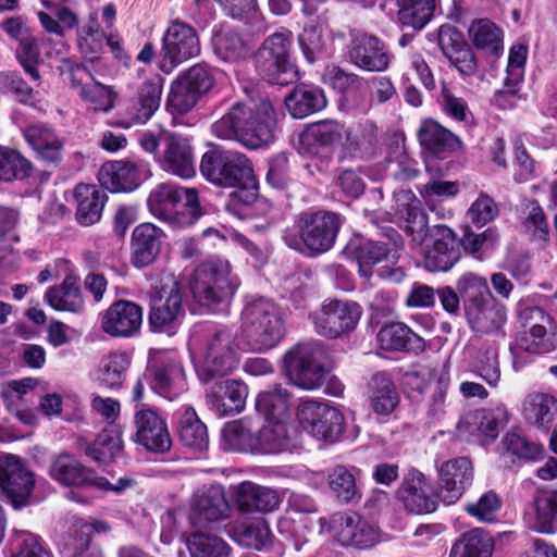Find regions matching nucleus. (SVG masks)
<instances>
[{"instance_id": "nucleus-8", "label": "nucleus", "mask_w": 557, "mask_h": 557, "mask_svg": "<svg viewBox=\"0 0 557 557\" xmlns=\"http://www.w3.org/2000/svg\"><path fill=\"white\" fill-rule=\"evenodd\" d=\"M362 308L352 300L327 298L309 314L314 332L336 339L354 332L361 319Z\"/></svg>"}, {"instance_id": "nucleus-32", "label": "nucleus", "mask_w": 557, "mask_h": 557, "mask_svg": "<svg viewBox=\"0 0 557 557\" xmlns=\"http://www.w3.org/2000/svg\"><path fill=\"white\" fill-rule=\"evenodd\" d=\"M230 507L220 485L203 486L190 500V522L203 520L214 522L227 517Z\"/></svg>"}, {"instance_id": "nucleus-64", "label": "nucleus", "mask_w": 557, "mask_h": 557, "mask_svg": "<svg viewBox=\"0 0 557 557\" xmlns=\"http://www.w3.org/2000/svg\"><path fill=\"white\" fill-rule=\"evenodd\" d=\"M193 88H190L180 76L172 83L168 96L166 107L173 113L184 114L189 112L200 99Z\"/></svg>"}, {"instance_id": "nucleus-20", "label": "nucleus", "mask_w": 557, "mask_h": 557, "mask_svg": "<svg viewBox=\"0 0 557 557\" xmlns=\"http://www.w3.org/2000/svg\"><path fill=\"white\" fill-rule=\"evenodd\" d=\"M135 441L149 451L163 454L172 446L165 420L152 408L137 406L134 414Z\"/></svg>"}, {"instance_id": "nucleus-62", "label": "nucleus", "mask_w": 557, "mask_h": 557, "mask_svg": "<svg viewBox=\"0 0 557 557\" xmlns=\"http://www.w3.org/2000/svg\"><path fill=\"white\" fill-rule=\"evenodd\" d=\"M232 537L239 545L261 549L271 543L269 524H233Z\"/></svg>"}, {"instance_id": "nucleus-29", "label": "nucleus", "mask_w": 557, "mask_h": 557, "mask_svg": "<svg viewBox=\"0 0 557 557\" xmlns=\"http://www.w3.org/2000/svg\"><path fill=\"white\" fill-rule=\"evenodd\" d=\"M466 315L474 332L492 334L493 338L504 339L503 326L507 320L506 308L496 300L490 298L476 305H468Z\"/></svg>"}, {"instance_id": "nucleus-40", "label": "nucleus", "mask_w": 557, "mask_h": 557, "mask_svg": "<svg viewBox=\"0 0 557 557\" xmlns=\"http://www.w3.org/2000/svg\"><path fill=\"white\" fill-rule=\"evenodd\" d=\"M258 425L250 419L225 423L222 446L225 450L256 454Z\"/></svg>"}, {"instance_id": "nucleus-22", "label": "nucleus", "mask_w": 557, "mask_h": 557, "mask_svg": "<svg viewBox=\"0 0 557 557\" xmlns=\"http://www.w3.org/2000/svg\"><path fill=\"white\" fill-rule=\"evenodd\" d=\"M460 258L455 232L446 225H436L431 231V245L423 253V265L429 272H446Z\"/></svg>"}, {"instance_id": "nucleus-4", "label": "nucleus", "mask_w": 557, "mask_h": 557, "mask_svg": "<svg viewBox=\"0 0 557 557\" xmlns=\"http://www.w3.org/2000/svg\"><path fill=\"white\" fill-rule=\"evenodd\" d=\"M240 285L238 276L233 273L226 259L213 257L200 263L190 280L194 299L209 310L226 305Z\"/></svg>"}, {"instance_id": "nucleus-10", "label": "nucleus", "mask_w": 557, "mask_h": 557, "mask_svg": "<svg viewBox=\"0 0 557 557\" xmlns=\"http://www.w3.org/2000/svg\"><path fill=\"white\" fill-rule=\"evenodd\" d=\"M290 46L292 33L281 29L270 35L258 52V66L273 84L287 85L298 79V71L289 53Z\"/></svg>"}, {"instance_id": "nucleus-21", "label": "nucleus", "mask_w": 557, "mask_h": 557, "mask_svg": "<svg viewBox=\"0 0 557 557\" xmlns=\"http://www.w3.org/2000/svg\"><path fill=\"white\" fill-rule=\"evenodd\" d=\"M438 496L446 505L457 503L473 482V466L468 457H456L437 466Z\"/></svg>"}, {"instance_id": "nucleus-49", "label": "nucleus", "mask_w": 557, "mask_h": 557, "mask_svg": "<svg viewBox=\"0 0 557 557\" xmlns=\"http://www.w3.org/2000/svg\"><path fill=\"white\" fill-rule=\"evenodd\" d=\"M24 138L28 145L48 161H57L61 158L63 143L52 128L35 124L24 131Z\"/></svg>"}, {"instance_id": "nucleus-43", "label": "nucleus", "mask_w": 557, "mask_h": 557, "mask_svg": "<svg viewBox=\"0 0 557 557\" xmlns=\"http://www.w3.org/2000/svg\"><path fill=\"white\" fill-rule=\"evenodd\" d=\"M523 413L528 422L547 433L557 419V399L548 394H530L523 405Z\"/></svg>"}, {"instance_id": "nucleus-47", "label": "nucleus", "mask_w": 557, "mask_h": 557, "mask_svg": "<svg viewBox=\"0 0 557 557\" xmlns=\"http://www.w3.org/2000/svg\"><path fill=\"white\" fill-rule=\"evenodd\" d=\"M175 419L178 425L180 438L185 446L197 450H202L208 446L207 428L193 407H181L175 412Z\"/></svg>"}, {"instance_id": "nucleus-52", "label": "nucleus", "mask_w": 557, "mask_h": 557, "mask_svg": "<svg viewBox=\"0 0 557 557\" xmlns=\"http://www.w3.org/2000/svg\"><path fill=\"white\" fill-rule=\"evenodd\" d=\"M419 140L425 149L434 153L451 150L459 145L458 138L450 131L433 120L422 123Z\"/></svg>"}, {"instance_id": "nucleus-41", "label": "nucleus", "mask_w": 557, "mask_h": 557, "mask_svg": "<svg viewBox=\"0 0 557 557\" xmlns=\"http://www.w3.org/2000/svg\"><path fill=\"white\" fill-rule=\"evenodd\" d=\"M377 144V128L372 121L366 120L346 127L344 153L350 157H369Z\"/></svg>"}, {"instance_id": "nucleus-56", "label": "nucleus", "mask_w": 557, "mask_h": 557, "mask_svg": "<svg viewBox=\"0 0 557 557\" xmlns=\"http://www.w3.org/2000/svg\"><path fill=\"white\" fill-rule=\"evenodd\" d=\"M430 180L419 188L421 198L425 206H433L434 201H446L459 194V183L456 181L443 180L437 171L426 168Z\"/></svg>"}, {"instance_id": "nucleus-15", "label": "nucleus", "mask_w": 557, "mask_h": 557, "mask_svg": "<svg viewBox=\"0 0 557 557\" xmlns=\"http://www.w3.org/2000/svg\"><path fill=\"white\" fill-rule=\"evenodd\" d=\"M199 53L200 41L196 30L180 20L171 21L162 36L160 70L170 74L180 64Z\"/></svg>"}, {"instance_id": "nucleus-3", "label": "nucleus", "mask_w": 557, "mask_h": 557, "mask_svg": "<svg viewBox=\"0 0 557 557\" xmlns=\"http://www.w3.org/2000/svg\"><path fill=\"white\" fill-rule=\"evenodd\" d=\"M522 331L510 346L512 367L523 369L535 357L546 355L556 348L557 323L544 309L536 306L524 307L519 311Z\"/></svg>"}, {"instance_id": "nucleus-37", "label": "nucleus", "mask_w": 557, "mask_h": 557, "mask_svg": "<svg viewBox=\"0 0 557 557\" xmlns=\"http://www.w3.org/2000/svg\"><path fill=\"white\" fill-rule=\"evenodd\" d=\"M376 339L380 348L386 351H419L424 347L423 339L401 322L381 327Z\"/></svg>"}, {"instance_id": "nucleus-42", "label": "nucleus", "mask_w": 557, "mask_h": 557, "mask_svg": "<svg viewBox=\"0 0 557 557\" xmlns=\"http://www.w3.org/2000/svg\"><path fill=\"white\" fill-rule=\"evenodd\" d=\"M162 95V81L159 76L145 82L128 108V114L134 123H146L159 109Z\"/></svg>"}, {"instance_id": "nucleus-12", "label": "nucleus", "mask_w": 557, "mask_h": 557, "mask_svg": "<svg viewBox=\"0 0 557 557\" xmlns=\"http://www.w3.org/2000/svg\"><path fill=\"white\" fill-rule=\"evenodd\" d=\"M49 476L63 486L92 485L100 490L122 493L133 485V480L121 478L116 484L106 478L98 476L91 469L85 467L78 458L69 453H61L51 459Z\"/></svg>"}, {"instance_id": "nucleus-28", "label": "nucleus", "mask_w": 557, "mask_h": 557, "mask_svg": "<svg viewBox=\"0 0 557 557\" xmlns=\"http://www.w3.org/2000/svg\"><path fill=\"white\" fill-rule=\"evenodd\" d=\"M498 341L476 336L471 338L467 346V352L472 361V371L491 387H496L500 380Z\"/></svg>"}, {"instance_id": "nucleus-7", "label": "nucleus", "mask_w": 557, "mask_h": 557, "mask_svg": "<svg viewBox=\"0 0 557 557\" xmlns=\"http://www.w3.org/2000/svg\"><path fill=\"white\" fill-rule=\"evenodd\" d=\"M184 315L181 286L174 275L163 273L159 283L151 285L149 293V325L153 332L173 335Z\"/></svg>"}, {"instance_id": "nucleus-50", "label": "nucleus", "mask_w": 557, "mask_h": 557, "mask_svg": "<svg viewBox=\"0 0 557 557\" xmlns=\"http://www.w3.org/2000/svg\"><path fill=\"white\" fill-rule=\"evenodd\" d=\"M256 409L265 421H285L290 416V398L286 389L275 386L261 392L256 398Z\"/></svg>"}, {"instance_id": "nucleus-16", "label": "nucleus", "mask_w": 557, "mask_h": 557, "mask_svg": "<svg viewBox=\"0 0 557 557\" xmlns=\"http://www.w3.org/2000/svg\"><path fill=\"white\" fill-rule=\"evenodd\" d=\"M297 419L302 431L320 441L334 442L344 430L343 413L322 401L302 400L297 408Z\"/></svg>"}, {"instance_id": "nucleus-23", "label": "nucleus", "mask_w": 557, "mask_h": 557, "mask_svg": "<svg viewBox=\"0 0 557 557\" xmlns=\"http://www.w3.org/2000/svg\"><path fill=\"white\" fill-rule=\"evenodd\" d=\"M141 324L143 308L129 300L113 302L100 317L101 330L112 337H133Z\"/></svg>"}, {"instance_id": "nucleus-18", "label": "nucleus", "mask_w": 557, "mask_h": 557, "mask_svg": "<svg viewBox=\"0 0 557 557\" xmlns=\"http://www.w3.org/2000/svg\"><path fill=\"white\" fill-rule=\"evenodd\" d=\"M161 145L162 152L156 157V161L163 171L182 178L195 176V152L189 137L168 134Z\"/></svg>"}, {"instance_id": "nucleus-45", "label": "nucleus", "mask_w": 557, "mask_h": 557, "mask_svg": "<svg viewBox=\"0 0 557 557\" xmlns=\"http://www.w3.org/2000/svg\"><path fill=\"white\" fill-rule=\"evenodd\" d=\"M129 364L131 356L127 352L111 351L100 359L94 379L108 388H119L126 379Z\"/></svg>"}, {"instance_id": "nucleus-24", "label": "nucleus", "mask_w": 557, "mask_h": 557, "mask_svg": "<svg viewBox=\"0 0 557 557\" xmlns=\"http://www.w3.org/2000/svg\"><path fill=\"white\" fill-rule=\"evenodd\" d=\"M152 391L169 400L187 391L186 374L173 355H163L152 363Z\"/></svg>"}, {"instance_id": "nucleus-17", "label": "nucleus", "mask_w": 557, "mask_h": 557, "mask_svg": "<svg viewBox=\"0 0 557 557\" xmlns=\"http://www.w3.org/2000/svg\"><path fill=\"white\" fill-rule=\"evenodd\" d=\"M403 524H321L320 534L331 535L342 545L367 548L396 537L393 530Z\"/></svg>"}, {"instance_id": "nucleus-13", "label": "nucleus", "mask_w": 557, "mask_h": 557, "mask_svg": "<svg viewBox=\"0 0 557 557\" xmlns=\"http://www.w3.org/2000/svg\"><path fill=\"white\" fill-rule=\"evenodd\" d=\"M35 473L17 456H0V487L14 509H22L37 502Z\"/></svg>"}, {"instance_id": "nucleus-25", "label": "nucleus", "mask_w": 557, "mask_h": 557, "mask_svg": "<svg viewBox=\"0 0 557 557\" xmlns=\"http://www.w3.org/2000/svg\"><path fill=\"white\" fill-rule=\"evenodd\" d=\"M346 127L337 121L324 120L309 125L300 135L302 148L312 154H330L335 148L344 151Z\"/></svg>"}, {"instance_id": "nucleus-59", "label": "nucleus", "mask_w": 557, "mask_h": 557, "mask_svg": "<svg viewBox=\"0 0 557 557\" xmlns=\"http://www.w3.org/2000/svg\"><path fill=\"white\" fill-rule=\"evenodd\" d=\"M30 171V163L17 150L0 146V182L23 180Z\"/></svg>"}, {"instance_id": "nucleus-9", "label": "nucleus", "mask_w": 557, "mask_h": 557, "mask_svg": "<svg viewBox=\"0 0 557 557\" xmlns=\"http://www.w3.org/2000/svg\"><path fill=\"white\" fill-rule=\"evenodd\" d=\"M200 172L209 182L223 187L244 185L253 176L248 158L235 150L207 151L201 158Z\"/></svg>"}, {"instance_id": "nucleus-38", "label": "nucleus", "mask_w": 557, "mask_h": 557, "mask_svg": "<svg viewBox=\"0 0 557 557\" xmlns=\"http://www.w3.org/2000/svg\"><path fill=\"white\" fill-rule=\"evenodd\" d=\"M285 106L294 119H304L325 108L326 98L321 88L300 84L285 98Z\"/></svg>"}, {"instance_id": "nucleus-61", "label": "nucleus", "mask_w": 557, "mask_h": 557, "mask_svg": "<svg viewBox=\"0 0 557 557\" xmlns=\"http://www.w3.org/2000/svg\"><path fill=\"white\" fill-rule=\"evenodd\" d=\"M457 290L463 299L465 307L487 300L490 288L485 277L473 272L463 273L457 281Z\"/></svg>"}, {"instance_id": "nucleus-2", "label": "nucleus", "mask_w": 557, "mask_h": 557, "mask_svg": "<svg viewBox=\"0 0 557 557\" xmlns=\"http://www.w3.org/2000/svg\"><path fill=\"white\" fill-rule=\"evenodd\" d=\"M276 116L268 100H249L233 104L211 125L214 136L236 140L249 149L268 147L274 141Z\"/></svg>"}, {"instance_id": "nucleus-26", "label": "nucleus", "mask_w": 557, "mask_h": 557, "mask_svg": "<svg viewBox=\"0 0 557 557\" xmlns=\"http://www.w3.org/2000/svg\"><path fill=\"white\" fill-rule=\"evenodd\" d=\"M397 494L409 512L431 513L437 508V500L431 494L430 484L424 474L418 470H410L404 475Z\"/></svg>"}, {"instance_id": "nucleus-48", "label": "nucleus", "mask_w": 557, "mask_h": 557, "mask_svg": "<svg viewBox=\"0 0 557 557\" xmlns=\"http://www.w3.org/2000/svg\"><path fill=\"white\" fill-rule=\"evenodd\" d=\"M77 202L76 216L81 224L91 225L99 221L104 206L106 195L96 186L79 184L74 190Z\"/></svg>"}, {"instance_id": "nucleus-60", "label": "nucleus", "mask_w": 557, "mask_h": 557, "mask_svg": "<svg viewBox=\"0 0 557 557\" xmlns=\"http://www.w3.org/2000/svg\"><path fill=\"white\" fill-rule=\"evenodd\" d=\"M223 73L206 63H197L183 72L180 77L200 97L209 92Z\"/></svg>"}, {"instance_id": "nucleus-19", "label": "nucleus", "mask_w": 557, "mask_h": 557, "mask_svg": "<svg viewBox=\"0 0 557 557\" xmlns=\"http://www.w3.org/2000/svg\"><path fill=\"white\" fill-rule=\"evenodd\" d=\"M149 176V165L144 161H110L98 172L101 186L112 193L133 191Z\"/></svg>"}, {"instance_id": "nucleus-11", "label": "nucleus", "mask_w": 557, "mask_h": 557, "mask_svg": "<svg viewBox=\"0 0 557 557\" xmlns=\"http://www.w3.org/2000/svg\"><path fill=\"white\" fill-rule=\"evenodd\" d=\"M351 251L358 262L359 273L369 278L374 272L385 280L400 282L405 273L401 268L395 267L398 259L396 242L383 243L366 240L357 243L352 240L346 248Z\"/></svg>"}, {"instance_id": "nucleus-6", "label": "nucleus", "mask_w": 557, "mask_h": 557, "mask_svg": "<svg viewBox=\"0 0 557 557\" xmlns=\"http://www.w3.org/2000/svg\"><path fill=\"white\" fill-rule=\"evenodd\" d=\"M147 205L150 213L174 227H187L201 215L198 194L172 183H161L150 193Z\"/></svg>"}, {"instance_id": "nucleus-5", "label": "nucleus", "mask_w": 557, "mask_h": 557, "mask_svg": "<svg viewBox=\"0 0 557 557\" xmlns=\"http://www.w3.org/2000/svg\"><path fill=\"white\" fill-rule=\"evenodd\" d=\"M342 225L341 216L329 211L304 212L295 226L286 230L285 244L308 256L330 250Z\"/></svg>"}, {"instance_id": "nucleus-46", "label": "nucleus", "mask_w": 557, "mask_h": 557, "mask_svg": "<svg viewBox=\"0 0 557 557\" xmlns=\"http://www.w3.org/2000/svg\"><path fill=\"white\" fill-rule=\"evenodd\" d=\"M369 398L372 409L380 416H389L399 404V394L391 376L385 372L375 373L369 383Z\"/></svg>"}, {"instance_id": "nucleus-63", "label": "nucleus", "mask_w": 557, "mask_h": 557, "mask_svg": "<svg viewBox=\"0 0 557 557\" xmlns=\"http://www.w3.org/2000/svg\"><path fill=\"white\" fill-rule=\"evenodd\" d=\"M469 36L476 48H487L494 52L502 48L500 29L490 20L474 21L469 27Z\"/></svg>"}, {"instance_id": "nucleus-58", "label": "nucleus", "mask_w": 557, "mask_h": 557, "mask_svg": "<svg viewBox=\"0 0 557 557\" xmlns=\"http://www.w3.org/2000/svg\"><path fill=\"white\" fill-rule=\"evenodd\" d=\"M191 557H227L228 546L216 535L195 532L186 539Z\"/></svg>"}, {"instance_id": "nucleus-53", "label": "nucleus", "mask_w": 557, "mask_h": 557, "mask_svg": "<svg viewBox=\"0 0 557 557\" xmlns=\"http://www.w3.org/2000/svg\"><path fill=\"white\" fill-rule=\"evenodd\" d=\"M216 57L224 62H237L249 55V49L242 37L231 29H220L212 38Z\"/></svg>"}, {"instance_id": "nucleus-35", "label": "nucleus", "mask_w": 557, "mask_h": 557, "mask_svg": "<svg viewBox=\"0 0 557 557\" xmlns=\"http://www.w3.org/2000/svg\"><path fill=\"white\" fill-rule=\"evenodd\" d=\"M216 392L207 394V399L213 410L220 416L240 412L246 404L248 387L237 380H225L216 385Z\"/></svg>"}, {"instance_id": "nucleus-14", "label": "nucleus", "mask_w": 557, "mask_h": 557, "mask_svg": "<svg viewBox=\"0 0 557 557\" xmlns=\"http://www.w3.org/2000/svg\"><path fill=\"white\" fill-rule=\"evenodd\" d=\"M321 355L322 350L311 343L298 344L285 354V370L293 384L307 391L323 384L327 371L319 360Z\"/></svg>"}, {"instance_id": "nucleus-30", "label": "nucleus", "mask_w": 557, "mask_h": 557, "mask_svg": "<svg viewBox=\"0 0 557 557\" xmlns=\"http://www.w3.org/2000/svg\"><path fill=\"white\" fill-rule=\"evenodd\" d=\"M164 232L152 223H141L132 233L131 261L135 268H145L158 258Z\"/></svg>"}, {"instance_id": "nucleus-44", "label": "nucleus", "mask_w": 557, "mask_h": 557, "mask_svg": "<svg viewBox=\"0 0 557 557\" xmlns=\"http://www.w3.org/2000/svg\"><path fill=\"white\" fill-rule=\"evenodd\" d=\"M495 542L482 528L461 534L451 545L448 557H493Z\"/></svg>"}, {"instance_id": "nucleus-54", "label": "nucleus", "mask_w": 557, "mask_h": 557, "mask_svg": "<svg viewBox=\"0 0 557 557\" xmlns=\"http://www.w3.org/2000/svg\"><path fill=\"white\" fill-rule=\"evenodd\" d=\"M397 4L399 23L416 29L430 22L435 8L434 0H397Z\"/></svg>"}, {"instance_id": "nucleus-51", "label": "nucleus", "mask_w": 557, "mask_h": 557, "mask_svg": "<svg viewBox=\"0 0 557 557\" xmlns=\"http://www.w3.org/2000/svg\"><path fill=\"white\" fill-rule=\"evenodd\" d=\"M122 453L121 432L115 429L103 430L86 449V455L98 463L111 462Z\"/></svg>"}, {"instance_id": "nucleus-36", "label": "nucleus", "mask_w": 557, "mask_h": 557, "mask_svg": "<svg viewBox=\"0 0 557 557\" xmlns=\"http://www.w3.org/2000/svg\"><path fill=\"white\" fill-rule=\"evenodd\" d=\"M72 84L78 88L79 97L90 103L95 111L109 112L114 107V92L111 88L94 81L85 70L74 71Z\"/></svg>"}, {"instance_id": "nucleus-34", "label": "nucleus", "mask_w": 557, "mask_h": 557, "mask_svg": "<svg viewBox=\"0 0 557 557\" xmlns=\"http://www.w3.org/2000/svg\"><path fill=\"white\" fill-rule=\"evenodd\" d=\"M458 434L468 442L484 443L498 435L499 420L496 412L481 409L469 411L461 417L457 426Z\"/></svg>"}, {"instance_id": "nucleus-31", "label": "nucleus", "mask_w": 557, "mask_h": 557, "mask_svg": "<svg viewBox=\"0 0 557 557\" xmlns=\"http://www.w3.org/2000/svg\"><path fill=\"white\" fill-rule=\"evenodd\" d=\"M59 271L66 274L63 283L58 287H51L47 290L45 299L55 310L81 312L84 308V299L77 278L72 275V263L60 259L57 261Z\"/></svg>"}, {"instance_id": "nucleus-55", "label": "nucleus", "mask_w": 557, "mask_h": 557, "mask_svg": "<svg viewBox=\"0 0 557 557\" xmlns=\"http://www.w3.org/2000/svg\"><path fill=\"white\" fill-rule=\"evenodd\" d=\"M106 35L101 30L97 12L89 14L88 21L77 29V45L82 54L94 60L104 47Z\"/></svg>"}, {"instance_id": "nucleus-1", "label": "nucleus", "mask_w": 557, "mask_h": 557, "mask_svg": "<svg viewBox=\"0 0 557 557\" xmlns=\"http://www.w3.org/2000/svg\"><path fill=\"white\" fill-rule=\"evenodd\" d=\"M284 336L281 308L268 298L252 297L242 311L240 339L230 327L197 324L191 330L188 349L198 379L208 384L237 369L242 351L265 352Z\"/></svg>"}, {"instance_id": "nucleus-57", "label": "nucleus", "mask_w": 557, "mask_h": 557, "mask_svg": "<svg viewBox=\"0 0 557 557\" xmlns=\"http://www.w3.org/2000/svg\"><path fill=\"white\" fill-rule=\"evenodd\" d=\"M360 470L356 467H335L329 475V485L335 497L342 503H349L358 496L357 478Z\"/></svg>"}, {"instance_id": "nucleus-33", "label": "nucleus", "mask_w": 557, "mask_h": 557, "mask_svg": "<svg viewBox=\"0 0 557 557\" xmlns=\"http://www.w3.org/2000/svg\"><path fill=\"white\" fill-rule=\"evenodd\" d=\"M234 502L242 512H270L278 507L281 497L275 490L245 481L234 488Z\"/></svg>"}, {"instance_id": "nucleus-39", "label": "nucleus", "mask_w": 557, "mask_h": 557, "mask_svg": "<svg viewBox=\"0 0 557 557\" xmlns=\"http://www.w3.org/2000/svg\"><path fill=\"white\" fill-rule=\"evenodd\" d=\"M293 440L290 426L285 421L270 422L258 426L256 454L272 455L290 450Z\"/></svg>"}, {"instance_id": "nucleus-27", "label": "nucleus", "mask_w": 557, "mask_h": 557, "mask_svg": "<svg viewBox=\"0 0 557 557\" xmlns=\"http://www.w3.org/2000/svg\"><path fill=\"white\" fill-rule=\"evenodd\" d=\"M351 62L366 71L384 72L388 69L393 54L385 44L370 35H359L351 41L349 50Z\"/></svg>"}]
</instances>
